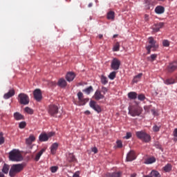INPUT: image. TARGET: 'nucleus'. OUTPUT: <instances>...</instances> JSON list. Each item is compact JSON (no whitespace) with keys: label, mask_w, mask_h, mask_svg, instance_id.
<instances>
[{"label":"nucleus","mask_w":177,"mask_h":177,"mask_svg":"<svg viewBox=\"0 0 177 177\" xmlns=\"http://www.w3.org/2000/svg\"><path fill=\"white\" fill-rule=\"evenodd\" d=\"M145 21H149V15L147 14L145 15Z\"/></svg>","instance_id":"4d7b16f0"},{"label":"nucleus","mask_w":177,"mask_h":177,"mask_svg":"<svg viewBox=\"0 0 177 177\" xmlns=\"http://www.w3.org/2000/svg\"><path fill=\"white\" fill-rule=\"evenodd\" d=\"M164 22H159L158 24H154L152 27L154 32H158V31H160V29L164 27Z\"/></svg>","instance_id":"dca6fc26"},{"label":"nucleus","mask_w":177,"mask_h":177,"mask_svg":"<svg viewBox=\"0 0 177 177\" xmlns=\"http://www.w3.org/2000/svg\"><path fill=\"white\" fill-rule=\"evenodd\" d=\"M26 122H21L19 123V127L21 129H23L24 128H26Z\"/></svg>","instance_id":"3c124183"},{"label":"nucleus","mask_w":177,"mask_h":177,"mask_svg":"<svg viewBox=\"0 0 177 177\" xmlns=\"http://www.w3.org/2000/svg\"><path fill=\"white\" fill-rule=\"evenodd\" d=\"M151 111L153 115H157V111H156V109H151Z\"/></svg>","instance_id":"6e6d98bb"},{"label":"nucleus","mask_w":177,"mask_h":177,"mask_svg":"<svg viewBox=\"0 0 177 177\" xmlns=\"http://www.w3.org/2000/svg\"><path fill=\"white\" fill-rule=\"evenodd\" d=\"M120 66L121 61L117 58H113L111 64V69L115 71L119 70Z\"/></svg>","instance_id":"9d476101"},{"label":"nucleus","mask_w":177,"mask_h":177,"mask_svg":"<svg viewBox=\"0 0 177 177\" xmlns=\"http://www.w3.org/2000/svg\"><path fill=\"white\" fill-rule=\"evenodd\" d=\"M59 113V107L55 104H51L48 107V113L52 117H56V115Z\"/></svg>","instance_id":"1a4fd4ad"},{"label":"nucleus","mask_w":177,"mask_h":177,"mask_svg":"<svg viewBox=\"0 0 177 177\" xmlns=\"http://www.w3.org/2000/svg\"><path fill=\"white\" fill-rule=\"evenodd\" d=\"M160 128H161L160 126L154 125L153 127V132H158L160 131Z\"/></svg>","instance_id":"49530a36"},{"label":"nucleus","mask_w":177,"mask_h":177,"mask_svg":"<svg viewBox=\"0 0 177 177\" xmlns=\"http://www.w3.org/2000/svg\"><path fill=\"white\" fill-rule=\"evenodd\" d=\"M67 161H68V162H75V161H77V159L73 153H68V155L67 156Z\"/></svg>","instance_id":"a878e982"},{"label":"nucleus","mask_w":177,"mask_h":177,"mask_svg":"<svg viewBox=\"0 0 177 177\" xmlns=\"http://www.w3.org/2000/svg\"><path fill=\"white\" fill-rule=\"evenodd\" d=\"M142 75H143L142 73H139L138 75H136V77L138 79L140 80V78H142Z\"/></svg>","instance_id":"13d9d810"},{"label":"nucleus","mask_w":177,"mask_h":177,"mask_svg":"<svg viewBox=\"0 0 177 177\" xmlns=\"http://www.w3.org/2000/svg\"><path fill=\"white\" fill-rule=\"evenodd\" d=\"M55 132H49L48 133H41L39 136V140L40 142H48L49 140V138H52L54 136Z\"/></svg>","instance_id":"6e6552de"},{"label":"nucleus","mask_w":177,"mask_h":177,"mask_svg":"<svg viewBox=\"0 0 177 177\" xmlns=\"http://www.w3.org/2000/svg\"><path fill=\"white\" fill-rule=\"evenodd\" d=\"M139 80L140 79H138L136 76L133 78V82H135V83H136V82H139Z\"/></svg>","instance_id":"5fc2aeb1"},{"label":"nucleus","mask_w":177,"mask_h":177,"mask_svg":"<svg viewBox=\"0 0 177 177\" xmlns=\"http://www.w3.org/2000/svg\"><path fill=\"white\" fill-rule=\"evenodd\" d=\"M57 169H59V167L57 166H53L50 168V171L53 173L55 174V172H57Z\"/></svg>","instance_id":"a19ab883"},{"label":"nucleus","mask_w":177,"mask_h":177,"mask_svg":"<svg viewBox=\"0 0 177 177\" xmlns=\"http://www.w3.org/2000/svg\"><path fill=\"white\" fill-rule=\"evenodd\" d=\"M91 151H93L94 154H96L97 153V148H96V147H94L93 148L91 149Z\"/></svg>","instance_id":"603ef678"},{"label":"nucleus","mask_w":177,"mask_h":177,"mask_svg":"<svg viewBox=\"0 0 177 177\" xmlns=\"http://www.w3.org/2000/svg\"><path fill=\"white\" fill-rule=\"evenodd\" d=\"M83 92H84V93H86V95H90L91 92H93V87L92 86H90L89 87L84 88L83 90Z\"/></svg>","instance_id":"7c9ffc66"},{"label":"nucleus","mask_w":177,"mask_h":177,"mask_svg":"<svg viewBox=\"0 0 177 177\" xmlns=\"http://www.w3.org/2000/svg\"><path fill=\"white\" fill-rule=\"evenodd\" d=\"M164 84L166 85H172L175 84V79L170 77L164 80Z\"/></svg>","instance_id":"cd10ccee"},{"label":"nucleus","mask_w":177,"mask_h":177,"mask_svg":"<svg viewBox=\"0 0 177 177\" xmlns=\"http://www.w3.org/2000/svg\"><path fill=\"white\" fill-rule=\"evenodd\" d=\"M57 85L60 86V88H66V86H67V82L66 80L61 78L58 80Z\"/></svg>","instance_id":"4be33fe9"},{"label":"nucleus","mask_w":177,"mask_h":177,"mask_svg":"<svg viewBox=\"0 0 177 177\" xmlns=\"http://www.w3.org/2000/svg\"><path fill=\"white\" fill-rule=\"evenodd\" d=\"M18 102L19 104H23L24 106H27L30 103V97L27 94L21 93L18 95Z\"/></svg>","instance_id":"423d86ee"},{"label":"nucleus","mask_w":177,"mask_h":177,"mask_svg":"<svg viewBox=\"0 0 177 177\" xmlns=\"http://www.w3.org/2000/svg\"><path fill=\"white\" fill-rule=\"evenodd\" d=\"M156 162V158L154 157H151V158H148L147 159H146L145 164H153Z\"/></svg>","instance_id":"c756f323"},{"label":"nucleus","mask_w":177,"mask_h":177,"mask_svg":"<svg viewBox=\"0 0 177 177\" xmlns=\"http://www.w3.org/2000/svg\"><path fill=\"white\" fill-rule=\"evenodd\" d=\"M130 177H136V174H131Z\"/></svg>","instance_id":"69168bd1"},{"label":"nucleus","mask_w":177,"mask_h":177,"mask_svg":"<svg viewBox=\"0 0 177 177\" xmlns=\"http://www.w3.org/2000/svg\"><path fill=\"white\" fill-rule=\"evenodd\" d=\"M77 97H78V105L79 106H85L88 102H89V98H84V94L82 92H79L77 93Z\"/></svg>","instance_id":"0eeeda50"},{"label":"nucleus","mask_w":177,"mask_h":177,"mask_svg":"<svg viewBox=\"0 0 177 177\" xmlns=\"http://www.w3.org/2000/svg\"><path fill=\"white\" fill-rule=\"evenodd\" d=\"M84 113L86 114L87 115H89V114H91V111H86L84 112Z\"/></svg>","instance_id":"052dcab7"},{"label":"nucleus","mask_w":177,"mask_h":177,"mask_svg":"<svg viewBox=\"0 0 177 177\" xmlns=\"http://www.w3.org/2000/svg\"><path fill=\"white\" fill-rule=\"evenodd\" d=\"M148 44L149 45L146 46V49L147 50V54L150 55L151 49L152 50H156V49L158 48V44H157V41L154 40V38H153L152 37L148 38Z\"/></svg>","instance_id":"f03ea898"},{"label":"nucleus","mask_w":177,"mask_h":177,"mask_svg":"<svg viewBox=\"0 0 177 177\" xmlns=\"http://www.w3.org/2000/svg\"><path fill=\"white\" fill-rule=\"evenodd\" d=\"M162 45L165 48H168V46H169V41H168V40H163L162 41Z\"/></svg>","instance_id":"a18cd8bd"},{"label":"nucleus","mask_w":177,"mask_h":177,"mask_svg":"<svg viewBox=\"0 0 177 177\" xmlns=\"http://www.w3.org/2000/svg\"><path fill=\"white\" fill-rule=\"evenodd\" d=\"M25 111L28 113V114H34V111L28 106L25 108Z\"/></svg>","instance_id":"ea45409f"},{"label":"nucleus","mask_w":177,"mask_h":177,"mask_svg":"<svg viewBox=\"0 0 177 177\" xmlns=\"http://www.w3.org/2000/svg\"><path fill=\"white\" fill-rule=\"evenodd\" d=\"M59 147V144L57 142L53 143L50 147V153L53 155L56 154V151Z\"/></svg>","instance_id":"aec40b11"},{"label":"nucleus","mask_w":177,"mask_h":177,"mask_svg":"<svg viewBox=\"0 0 177 177\" xmlns=\"http://www.w3.org/2000/svg\"><path fill=\"white\" fill-rule=\"evenodd\" d=\"M15 89H10L7 93H5L3 98L6 100L10 99V97L15 96Z\"/></svg>","instance_id":"a211bd4d"},{"label":"nucleus","mask_w":177,"mask_h":177,"mask_svg":"<svg viewBox=\"0 0 177 177\" xmlns=\"http://www.w3.org/2000/svg\"><path fill=\"white\" fill-rule=\"evenodd\" d=\"M165 12V8L162 6H158L155 8V13L157 15H162Z\"/></svg>","instance_id":"6ab92c4d"},{"label":"nucleus","mask_w":177,"mask_h":177,"mask_svg":"<svg viewBox=\"0 0 177 177\" xmlns=\"http://www.w3.org/2000/svg\"><path fill=\"white\" fill-rule=\"evenodd\" d=\"M90 107L93 109V110H95V111H97V113H102V108L100 106H99L97 104H96V102L94 100H91L89 103Z\"/></svg>","instance_id":"9b49d317"},{"label":"nucleus","mask_w":177,"mask_h":177,"mask_svg":"<svg viewBox=\"0 0 177 177\" xmlns=\"http://www.w3.org/2000/svg\"><path fill=\"white\" fill-rule=\"evenodd\" d=\"M101 82L102 85H106L109 83V80L104 75L101 76Z\"/></svg>","instance_id":"473e14b6"},{"label":"nucleus","mask_w":177,"mask_h":177,"mask_svg":"<svg viewBox=\"0 0 177 177\" xmlns=\"http://www.w3.org/2000/svg\"><path fill=\"white\" fill-rule=\"evenodd\" d=\"M145 177H153L152 176H145Z\"/></svg>","instance_id":"774afa93"},{"label":"nucleus","mask_w":177,"mask_h":177,"mask_svg":"<svg viewBox=\"0 0 177 177\" xmlns=\"http://www.w3.org/2000/svg\"><path fill=\"white\" fill-rule=\"evenodd\" d=\"M113 52H118L120 50V42H116L113 48Z\"/></svg>","instance_id":"e433bc0d"},{"label":"nucleus","mask_w":177,"mask_h":177,"mask_svg":"<svg viewBox=\"0 0 177 177\" xmlns=\"http://www.w3.org/2000/svg\"><path fill=\"white\" fill-rule=\"evenodd\" d=\"M122 172L121 171H115L113 173H106L104 177H122Z\"/></svg>","instance_id":"2eb2a0df"},{"label":"nucleus","mask_w":177,"mask_h":177,"mask_svg":"<svg viewBox=\"0 0 177 177\" xmlns=\"http://www.w3.org/2000/svg\"><path fill=\"white\" fill-rule=\"evenodd\" d=\"M8 154L10 161H16L17 162L23 161V156H21V153L18 149H12Z\"/></svg>","instance_id":"f257e3e1"},{"label":"nucleus","mask_w":177,"mask_h":177,"mask_svg":"<svg viewBox=\"0 0 177 177\" xmlns=\"http://www.w3.org/2000/svg\"><path fill=\"white\" fill-rule=\"evenodd\" d=\"M117 37H118V35H113V38H117Z\"/></svg>","instance_id":"338daca9"},{"label":"nucleus","mask_w":177,"mask_h":177,"mask_svg":"<svg viewBox=\"0 0 177 177\" xmlns=\"http://www.w3.org/2000/svg\"><path fill=\"white\" fill-rule=\"evenodd\" d=\"M45 151H46V148H43L41 151H39L35 158V160L36 161H39V158H41V156H42V154H44V153H45Z\"/></svg>","instance_id":"5701e85b"},{"label":"nucleus","mask_w":177,"mask_h":177,"mask_svg":"<svg viewBox=\"0 0 177 177\" xmlns=\"http://www.w3.org/2000/svg\"><path fill=\"white\" fill-rule=\"evenodd\" d=\"M93 97L95 100H100L102 99H104V95L102 94V91L100 90H97Z\"/></svg>","instance_id":"4468645a"},{"label":"nucleus","mask_w":177,"mask_h":177,"mask_svg":"<svg viewBox=\"0 0 177 177\" xmlns=\"http://www.w3.org/2000/svg\"><path fill=\"white\" fill-rule=\"evenodd\" d=\"M177 68V64L176 62H173L169 64L168 66V71L169 73H172L175 71Z\"/></svg>","instance_id":"412c9836"},{"label":"nucleus","mask_w":177,"mask_h":177,"mask_svg":"<svg viewBox=\"0 0 177 177\" xmlns=\"http://www.w3.org/2000/svg\"><path fill=\"white\" fill-rule=\"evenodd\" d=\"M74 78H75V73L73 72H69L66 75V79L68 82H71V81H74Z\"/></svg>","instance_id":"f3484780"},{"label":"nucleus","mask_w":177,"mask_h":177,"mask_svg":"<svg viewBox=\"0 0 177 177\" xmlns=\"http://www.w3.org/2000/svg\"><path fill=\"white\" fill-rule=\"evenodd\" d=\"M151 176H154V177H160V173L156 170H153L151 172Z\"/></svg>","instance_id":"58836bf2"},{"label":"nucleus","mask_w":177,"mask_h":177,"mask_svg":"<svg viewBox=\"0 0 177 177\" xmlns=\"http://www.w3.org/2000/svg\"><path fill=\"white\" fill-rule=\"evenodd\" d=\"M102 93H104V95H106V92H107V88L102 87Z\"/></svg>","instance_id":"864d4df0"},{"label":"nucleus","mask_w":177,"mask_h":177,"mask_svg":"<svg viewBox=\"0 0 177 177\" xmlns=\"http://www.w3.org/2000/svg\"><path fill=\"white\" fill-rule=\"evenodd\" d=\"M157 59V54H152L150 57H147L148 62H154Z\"/></svg>","instance_id":"f704fd0d"},{"label":"nucleus","mask_w":177,"mask_h":177,"mask_svg":"<svg viewBox=\"0 0 177 177\" xmlns=\"http://www.w3.org/2000/svg\"><path fill=\"white\" fill-rule=\"evenodd\" d=\"M143 113V109L139 106L129 107V114L131 117H139Z\"/></svg>","instance_id":"20e7f679"},{"label":"nucleus","mask_w":177,"mask_h":177,"mask_svg":"<svg viewBox=\"0 0 177 177\" xmlns=\"http://www.w3.org/2000/svg\"><path fill=\"white\" fill-rule=\"evenodd\" d=\"M73 177H80V174H77V173H75L73 174Z\"/></svg>","instance_id":"bf43d9fd"},{"label":"nucleus","mask_w":177,"mask_h":177,"mask_svg":"<svg viewBox=\"0 0 177 177\" xmlns=\"http://www.w3.org/2000/svg\"><path fill=\"white\" fill-rule=\"evenodd\" d=\"M107 19L109 20H114V12L110 11L107 14Z\"/></svg>","instance_id":"c9c22d12"},{"label":"nucleus","mask_w":177,"mask_h":177,"mask_svg":"<svg viewBox=\"0 0 177 177\" xmlns=\"http://www.w3.org/2000/svg\"><path fill=\"white\" fill-rule=\"evenodd\" d=\"M116 74H117V73L115 71L111 73L109 75V78L110 80H114V78H115Z\"/></svg>","instance_id":"79ce46f5"},{"label":"nucleus","mask_w":177,"mask_h":177,"mask_svg":"<svg viewBox=\"0 0 177 177\" xmlns=\"http://www.w3.org/2000/svg\"><path fill=\"white\" fill-rule=\"evenodd\" d=\"M5 143V138H3V133L0 132V145Z\"/></svg>","instance_id":"4c0bfd02"},{"label":"nucleus","mask_w":177,"mask_h":177,"mask_svg":"<svg viewBox=\"0 0 177 177\" xmlns=\"http://www.w3.org/2000/svg\"><path fill=\"white\" fill-rule=\"evenodd\" d=\"M138 100H140L141 102H143L146 99V96H145V94H140L138 95Z\"/></svg>","instance_id":"37998d69"},{"label":"nucleus","mask_w":177,"mask_h":177,"mask_svg":"<svg viewBox=\"0 0 177 177\" xmlns=\"http://www.w3.org/2000/svg\"><path fill=\"white\" fill-rule=\"evenodd\" d=\"M173 136H174V141L177 142V128L174 129Z\"/></svg>","instance_id":"09e8293b"},{"label":"nucleus","mask_w":177,"mask_h":177,"mask_svg":"<svg viewBox=\"0 0 177 177\" xmlns=\"http://www.w3.org/2000/svg\"><path fill=\"white\" fill-rule=\"evenodd\" d=\"M98 38H99L100 39H102V38H103V35H98Z\"/></svg>","instance_id":"e2e57ef3"},{"label":"nucleus","mask_w":177,"mask_h":177,"mask_svg":"<svg viewBox=\"0 0 177 177\" xmlns=\"http://www.w3.org/2000/svg\"><path fill=\"white\" fill-rule=\"evenodd\" d=\"M9 169H10V166H9V165L5 163L3 166V168L1 169L2 171V174H9Z\"/></svg>","instance_id":"b1692460"},{"label":"nucleus","mask_w":177,"mask_h":177,"mask_svg":"<svg viewBox=\"0 0 177 177\" xmlns=\"http://www.w3.org/2000/svg\"><path fill=\"white\" fill-rule=\"evenodd\" d=\"M131 138H132V133L131 132H127L126 136L124 137V139H131Z\"/></svg>","instance_id":"de8ad7c7"},{"label":"nucleus","mask_w":177,"mask_h":177,"mask_svg":"<svg viewBox=\"0 0 177 177\" xmlns=\"http://www.w3.org/2000/svg\"><path fill=\"white\" fill-rule=\"evenodd\" d=\"M14 118L15 120H16L17 121H20V120H24V115H21L20 113L19 112H15L14 113Z\"/></svg>","instance_id":"393cba45"},{"label":"nucleus","mask_w":177,"mask_h":177,"mask_svg":"<svg viewBox=\"0 0 177 177\" xmlns=\"http://www.w3.org/2000/svg\"><path fill=\"white\" fill-rule=\"evenodd\" d=\"M163 169L165 172H171V171H172V165L167 164L163 167Z\"/></svg>","instance_id":"2f4dec72"},{"label":"nucleus","mask_w":177,"mask_h":177,"mask_svg":"<svg viewBox=\"0 0 177 177\" xmlns=\"http://www.w3.org/2000/svg\"><path fill=\"white\" fill-rule=\"evenodd\" d=\"M33 96L37 102H41L42 100V93L40 89H35L33 92Z\"/></svg>","instance_id":"f8f14e48"},{"label":"nucleus","mask_w":177,"mask_h":177,"mask_svg":"<svg viewBox=\"0 0 177 177\" xmlns=\"http://www.w3.org/2000/svg\"><path fill=\"white\" fill-rule=\"evenodd\" d=\"M150 109H151V105H145L144 106V110L146 113H149L150 111Z\"/></svg>","instance_id":"c03bdc74"},{"label":"nucleus","mask_w":177,"mask_h":177,"mask_svg":"<svg viewBox=\"0 0 177 177\" xmlns=\"http://www.w3.org/2000/svg\"><path fill=\"white\" fill-rule=\"evenodd\" d=\"M136 135L138 139H140V140H142V142H145V143H149L151 139L149 134L142 131H136Z\"/></svg>","instance_id":"39448f33"},{"label":"nucleus","mask_w":177,"mask_h":177,"mask_svg":"<svg viewBox=\"0 0 177 177\" xmlns=\"http://www.w3.org/2000/svg\"><path fill=\"white\" fill-rule=\"evenodd\" d=\"M93 5V4L92 3H90L88 6V8H92Z\"/></svg>","instance_id":"0e129e2a"},{"label":"nucleus","mask_w":177,"mask_h":177,"mask_svg":"<svg viewBox=\"0 0 177 177\" xmlns=\"http://www.w3.org/2000/svg\"><path fill=\"white\" fill-rule=\"evenodd\" d=\"M0 177H5V174L2 171H0Z\"/></svg>","instance_id":"680f3d73"},{"label":"nucleus","mask_w":177,"mask_h":177,"mask_svg":"<svg viewBox=\"0 0 177 177\" xmlns=\"http://www.w3.org/2000/svg\"><path fill=\"white\" fill-rule=\"evenodd\" d=\"M35 140V137L33 135H30L28 138H26V145H32V142Z\"/></svg>","instance_id":"c85d7f7f"},{"label":"nucleus","mask_w":177,"mask_h":177,"mask_svg":"<svg viewBox=\"0 0 177 177\" xmlns=\"http://www.w3.org/2000/svg\"><path fill=\"white\" fill-rule=\"evenodd\" d=\"M128 97L131 100H135V99L138 98V93H136V92L131 91L128 93Z\"/></svg>","instance_id":"bb28decb"},{"label":"nucleus","mask_w":177,"mask_h":177,"mask_svg":"<svg viewBox=\"0 0 177 177\" xmlns=\"http://www.w3.org/2000/svg\"><path fill=\"white\" fill-rule=\"evenodd\" d=\"M116 145L118 149H121V147H122V142L121 140H118L116 142Z\"/></svg>","instance_id":"8fccbe9b"},{"label":"nucleus","mask_w":177,"mask_h":177,"mask_svg":"<svg viewBox=\"0 0 177 177\" xmlns=\"http://www.w3.org/2000/svg\"><path fill=\"white\" fill-rule=\"evenodd\" d=\"M151 6H153V4L151 3V0H145L146 9L147 10L150 9Z\"/></svg>","instance_id":"72a5a7b5"},{"label":"nucleus","mask_w":177,"mask_h":177,"mask_svg":"<svg viewBox=\"0 0 177 177\" xmlns=\"http://www.w3.org/2000/svg\"><path fill=\"white\" fill-rule=\"evenodd\" d=\"M24 169V165H23V164L13 165L10 169L9 175L11 177H14L16 176V174L21 172V171H23Z\"/></svg>","instance_id":"7ed1b4c3"},{"label":"nucleus","mask_w":177,"mask_h":177,"mask_svg":"<svg viewBox=\"0 0 177 177\" xmlns=\"http://www.w3.org/2000/svg\"><path fill=\"white\" fill-rule=\"evenodd\" d=\"M127 161H133V160H136V153H135L134 151H130L127 155Z\"/></svg>","instance_id":"ddd939ff"}]
</instances>
